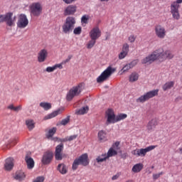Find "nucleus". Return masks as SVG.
Masks as SVG:
<instances>
[{
    "mask_svg": "<svg viewBox=\"0 0 182 182\" xmlns=\"http://www.w3.org/2000/svg\"><path fill=\"white\" fill-rule=\"evenodd\" d=\"M174 55L171 54V52L166 50L165 52L161 51V50H156L154 51L151 54L149 55L146 58L141 60L142 65H146V63H153L155 60H166V59H173Z\"/></svg>",
    "mask_w": 182,
    "mask_h": 182,
    "instance_id": "obj_1",
    "label": "nucleus"
},
{
    "mask_svg": "<svg viewBox=\"0 0 182 182\" xmlns=\"http://www.w3.org/2000/svg\"><path fill=\"white\" fill-rule=\"evenodd\" d=\"M76 23V19L73 16H68L65 19V22L63 23V32L64 33H70L73 29H75V24Z\"/></svg>",
    "mask_w": 182,
    "mask_h": 182,
    "instance_id": "obj_2",
    "label": "nucleus"
},
{
    "mask_svg": "<svg viewBox=\"0 0 182 182\" xmlns=\"http://www.w3.org/2000/svg\"><path fill=\"white\" fill-rule=\"evenodd\" d=\"M79 164L84 166H89V156L87 154H83L79 158L74 160L72 166L73 170H77Z\"/></svg>",
    "mask_w": 182,
    "mask_h": 182,
    "instance_id": "obj_3",
    "label": "nucleus"
},
{
    "mask_svg": "<svg viewBox=\"0 0 182 182\" xmlns=\"http://www.w3.org/2000/svg\"><path fill=\"white\" fill-rule=\"evenodd\" d=\"M116 72V68H112V66H109L105 70H104L101 75L97 78V83H103V82H106L107 79L112 76V74Z\"/></svg>",
    "mask_w": 182,
    "mask_h": 182,
    "instance_id": "obj_4",
    "label": "nucleus"
},
{
    "mask_svg": "<svg viewBox=\"0 0 182 182\" xmlns=\"http://www.w3.org/2000/svg\"><path fill=\"white\" fill-rule=\"evenodd\" d=\"M83 87L85 85L83 83L79 84L77 86L73 87V89L70 90L66 96V100L68 102H70L75 97V96H79L82 91L83 90Z\"/></svg>",
    "mask_w": 182,
    "mask_h": 182,
    "instance_id": "obj_5",
    "label": "nucleus"
},
{
    "mask_svg": "<svg viewBox=\"0 0 182 182\" xmlns=\"http://www.w3.org/2000/svg\"><path fill=\"white\" fill-rule=\"evenodd\" d=\"M156 96H159V89L153 90L147 92L144 95H141L139 98L136 99V102H139L140 103H144V102L149 100L152 97Z\"/></svg>",
    "mask_w": 182,
    "mask_h": 182,
    "instance_id": "obj_6",
    "label": "nucleus"
},
{
    "mask_svg": "<svg viewBox=\"0 0 182 182\" xmlns=\"http://www.w3.org/2000/svg\"><path fill=\"white\" fill-rule=\"evenodd\" d=\"M156 147V146L154 145H151L149 146H147L145 149H136L134 151H132V154H134V156H136V157H144V156H146V154L147 153H149V151H151V150H154V148Z\"/></svg>",
    "mask_w": 182,
    "mask_h": 182,
    "instance_id": "obj_7",
    "label": "nucleus"
},
{
    "mask_svg": "<svg viewBox=\"0 0 182 182\" xmlns=\"http://www.w3.org/2000/svg\"><path fill=\"white\" fill-rule=\"evenodd\" d=\"M14 16V13L8 12L6 14H2L3 22H6L7 26H15V19L16 16Z\"/></svg>",
    "mask_w": 182,
    "mask_h": 182,
    "instance_id": "obj_8",
    "label": "nucleus"
},
{
    "mask_svg": "<svg viewBox=\"0 0 182 182\" xmlns=\"http://www.w3.org/2000/svg\"><path fill=\"white\" fill-rule=\"evenodd\" d=\"M42 5L41 3L33 4L30 7V12L33 16H39L42 14Z\"/></svg>",
    "mask_w": 182,
    "mask_h": 182,
    "instance_id": "obj_9",
    "label": "nucleus"
},
{
    "mask_svg": "<svg viewBox=\"0 0 182 182\" xmlns=\"http://www.w3.org/2000/svg\"><path fill=\"white\" fill-rule=\"evenodd\" d=\"M52 160H53V152L52 151H47L43 155L41 163L44 166H48V164L52 163Z\"/></svg>",
    "mask_w": 182,
    "mask_h": 182,
    "instance_id": "obj_10",
    "label": "nucleus"
},
{
    "mask_svg": "<svg viewBox=\"0 0 182 182\" xmlns=\"http://www.w3.org/2000/svg\"><path fill=\"white\" fill-rule=\"evenodd\" d=\"M28 23H29V21L28 20L26 15L20 14V16H18V22H17L18 28H20L21 29L23 28H26Z\"/></svg>",
    "mask_w": 182,
    "mask_h": 182,
    "instance_id": "obj_11",
    "label": "nucleus"
},
{
    "mask_svg": "<svg viewBox=\"0 0 182 182\" xmlns=\"http://www.w3.org/2000/svg\"><path fill=\"white\" fill-rule=\"evenodd\" d=\"M107 119L106 124L107 126H109L110 123H117V121H116V115L114 114V112L112 109H108L107 112Z\"/></svg>",
    "mask_w": 182,
    "mask_h": 182,
    "instance_id": "obj_12",
    "label": "nucleus"
},
{
    "mask_svg": "<svg viewBox=\"0 0 182 182\" xmlns=\"http://www.w3.org/2000/svg\"><path fill=\"white\" fill-rule=\"evenodd\" d=\"M62 151H63V143H60L55 147V159L57 161L63 160Z\"/></svg>",
    "mask_w": 182,
    "mask_h": 182,
    "instance_id": "obj_13",
    "label": "nucleus"
},
{
    "mask_svg": "<svg viewBox=\"0 0 182 182\" xmlns=\"http://www.w3.org/2000/svg\"><path fill=\"white\" fill-rule=\"evenodd\" d=\"M100 36H102V31H100L99 27L93 28L90 32V37L91 39L97 41Z\"/></svg>",
    "mask_w": 182,
    "mask_h": 182,
    "instance_id": "obj_14",
    "label": "nucleus"
},
{
    "mask_svg": "<svg viewBox=\"0 0 182 182\" xmlns=\"http://www.w3.org/2000/svg\"><path fill=\"white\" fill-rule=\"evenodd\" d=\"M14 158L9 157L6 159L4 164V169L6 171H11L14 168Z\"/></svg>",
    "mask_w": 182,
    "mask_h": 182,
    "instance_id": "obj_15",
    "label": "nucleus"
},
{
    "mask_svg": "<svg viewBox=\"0 0 182 182\" xmlns=\"http://www.w3.org/2000/svg\"><path fill=\"white\" fill-rule=\"evenodd\" d=\"M155 32L156 36L161 39H164V36H166V29L160 25L156 26Z\"/></svg>",
    "mask_w": 182,
    "mask_h": 182,
    "instance_id": "obj_16",
    "label": "nucleus"
},
{
    "mask_svg": "<svg viewBox=\"0 0 182 182\" xmlns=\"http://www.w3.org/2000/svg\"><path fill=\"white\" fill-rule=\"evenodd\" d=\"M76 9H77V7L75 5L68 6L64 11V16H68L69 15H75Z\"/></svg>",
    "mask_w": 182,
    "mask_h": 182,
    "instance_id": "obj_17",
    "label": "nucleus"
},
{
    "mask_svg": "<svg viewBox=\"0 0 182 182\" xmlns=\"http://www.w3.org/2000/svg\"><path fill=\"white\" fill-rule=\"evenodd\" d=\"M46 58H48V50L42 49L38 54V61L42 63L46 60Z\"/></svg>",
    "mask_w": 182,
    "mask_h": 182,
    "instance_id": "obj_18",
    "label": "nucleus"
},
{
    "mask_svg": "<svg viewBox=\"0 0 182 182\" xmlns=\"http://www.w3.org/2000/svg\"><path fill=\"white\" fill-rule=\"evenodd\" d=\"M25 161L26 163L27 168H28V170H32V168L35 167V161H33V159L29 156L28 154H26L25 157Z\"/></svg>",
    "mask_w": 182,
    "mask_h": 182,
    "instance_id": "obj_19",
    "label": "nucleus"
},
{
    "mask_svg": "<svg viewBox=\"0 0 182 182\" xmlns=\"http://www.w3.org/2000/svg\"><path fill=\"white\" fill-rule=\"evenodd\" d=\"M157 124H159V121L157 120V119H153L151 121L149 122L146 127H147V130L149 132H153V130H154L156 126H157Z\"/></svg>",
    "mask_w": 182,
    "mask_h": 182,
    "instance_id": "obj_20",
    "label": "nucleus"
},
{
    "mask_svg": "<svg viewBox=\"0 0 182 182\" xmlns=\"http://www.w3.org/2000/svg\"><path fill=\"white\" fill-rule=\"evenodd\" d=\"M26 177L25 173L22 171H17L16 172V175L14 176V180H17V181H23Z\"/></svg>",
    "mask_w": 182,
    "mask_h": 182,
    "instance_id": "obj_21",
    "label": "nucleus"
},
{
    "mask_svg": "<svg viewBox=\"0 0 182 182\" xmlns=\"http://www.w3.org/2000/svg\"><path fill=\"white\" fill-rule=\"evenodd\" d=\"M60 113H62V109H58L53 112L52 113L48 114L47 116H46L44 117V120H48V119H53V117H56V116H58V114H60Z\"/></svg>",
    "mask_w": 182,
    "mask_h": 182,
    "instance_id": "obj_22",
    "label": "nucleus"
},
{
    "mask_svg": "<svg viewBox=\"0 0 182 182\" xmlns=\"http://www.w3.org/2000/svg\"><path fill=\"white\" fill-rule=\"evenodd\" d=\"M57 170L60 174H66L68 173V166L65 164H59L57 166Z\"/></svg>",
    "mask_w": 182,
    "mask_h": 182,
    "instance_id": "obj_23",
    "label": "nucleus"
},
{
    "mask_svg": "<svg viewBox=\"0 0 182 182\" xmlns=\"http://www.w3.org/2000/svg\"><path fill=\"white\" fill-rule=\"evenodd\" d=\"M173 81L167 82L162 86V90H164V92H166V90H170V89H171V87H173Z\"/></svg>",
    "mask_w": 182,
    "mask_h": 182,
    "instance_id": "obj_24",
    "label": "nucleus"
},
{
    "mask_svg": "<svg viewBox=\"0 0 182 182\" xmlns=\"http://www.w3.org/2000/svg\"><path fill=\"white\" fill-rule=\"evenodd\" d=\"M143 167H144V166L143 165V164L139 163V164H135L133 167H132V171L134 173H140V171L141 170H143Z\"/></svg>",
    "mask_w": 182,
    "mask_h": 182,
    "instance_id": "obj_25",
    "label": "nucleus"
},
{
    "mask_svg": "<svg viewBox=\"0 0 182 182\" xmlns=\"http://www.w3.org/2000/svg\"><path fill=\"white\" fill-rule=\"evenodd\" d=\"M129 82L133 83L134 82H137L139 80V73L134 72L129 75Z\"/></svg>",
    "mask_w": 182,
    "mask_h": 182,
    "instance_id": "obj_26",
    "label": "nucleus"
},
{
    "mask_svg": "<svg viewBox=\"0 0 182 182\" xmlns=\"http://www.w3.org/2000/svg\"><path fill=\"white\" fill-rule=\"evenodd\" d=\"M26 124L28 130H33V129H35V122H33V119L26 120Z\"/></svg>",
    "mask_w": 182,
    "mask_h": 182,
    "instance_id": "obj_27",
    "label": "nucleus"
},
{
    "mask_svg": "<svg viewBox=\"0 0 182 182\" xmlns=\"http://www.w3.org/2000/svg\"><path fill=\"white\" fill-rule=\"evenodd\" d=\"M56 130H58V128L56 127H53L52 129H49L48 133L46 134L47 139H50V137H53V136L56 133Z\"/></svg>",
    "mask_w": 182,
    "mask_h": 182,
    "instance_id": "obj_28",
    "label": "nucleus"
},
{
    "mask_svg": "<svg viewBox=\"0 0 182 182\" xmlns=\"http://www.w3.org/2000/svg\"><path fill=\"white\" fill-rule=\"evenodd\" d=\"M87 112H89V107H82L75 112V114H85Z\"/></svg>",
    "mask_w": 182,
    "mask_h": 182,
    "instance_id": "obj_29",
    "label": "nucleus"
},
{
    "mask_svg": "<svg viewBox=\"0 0 182 182\" xmlns=\"http://www.w3.org/2000/svg\"><path fill=\"white\" fill-rule=\"evenodd\" d=\"M40 106L41 107H43L44 110H50V109H52V104H50V102H41Z\"/></svg>",
    "mask_w": 182,
    "mask_h": 182,
    "instance_id": "obj_30",
    "label": "nucleus"
},
{
    "mask_svg": "<svg viewBox=\"0 0 182 182\" xmlns=\"http://www.w3.org/2000/svg\"><path fill=\"white\" fill-rule=\"evenodd\" d=\"M9 110H14V112H19V110H22V105H18L17 107L14 106V104H11L7 107Z\"/></svg>",
    "mask_w": 182,
    "mask_h": 182,
    "instance_id": "obj_31",
    "label": "nucleus"
},
{
    "mask_svg": "<svg viewBox=\"0 0 182 182\" xmlns=\"http://www.w3.org/2000/svg\"><path fill=\"white\" fill-rule=\"evenodd\" d=\"M178 8H180L179 4H177V3H173L171 5V14L178 12Z\"/></svg>",
    "mask_w": 182,
    "mask_h": 182,
    "instance_id": "obj_32",
    "label": "nucleus"
},
{
    "mask_svg": "<svg viewBox=\"0 0 182 182\" xmlns=\"http://www.w3.org/2000/svg\"><path fill=\"white\" fill-rule=\"evenodd\" d=\"M117 151L114 150L113 149V147H111L109 150L107 154V159L110 158V157H113V156H117Z\"/></svg>",
    "mask_w": 182,
    "mask_h": 182,
    "instance_id": "obj_33",
    "label": "nucleus"
},
{
    "mask_svg": "<svg viewBox=\"0 0 182 182\" xmlns=\"http://www.w3.org/2000/svg\"><path fill=\"white\" fill-rule=\"evenodd\" d=\"M69 122H70V115L67 116L66 118L63 119L60 123V124H61V126H66V124H68V123H69Z\"/></svg>",
    "mask_w": 182,
    "mask_h": 182,
    "instance_id": "obj_34",
    "label": "nucleus"
},
{
    "mask_svg": "<svg viewBox=\"0 0 182 182\" xmlns=\"http://www.w3.org/2000/svg\"><path fill=\"white\" fill-rule=\"evenodd\" d=\"M106 132L103 131V130H100L98 132V139L99 140H100V141H102V140H104V139L106 137Z\"/></svg>",
    "mask_w": 182,
    "mask_h": 182,
    "instance_id": "obj_35",
    "label": "nucleus"
},
{
    "mask_svg": "<svg viewBox=\"0 0 182 182\" xmlns=\"http://www.w3.org/2000/svg\"><path fill=\"white\" fill-rule=\"evenodd\" d=\"M96 44V40L95 39H91L88 43L87 44V49H92Z\"/></svg>",
    "mask_w": 182,
    "mask_h": 182,
    "instance_id": "obj_36",
    "label": "nucleus"
},
{
    "mask_svg": "<svg viewBox=\"0 0 182 182\" xmlns=\"http://www.w3.org/2000/svg\"><path fill=\"white\" fill-rule=\"evenodd\" d=\"M127 117V114H119L116 117V122H120V120H124Z\"/></svg>",
    "mask_w": 182,
    "mask_h": 182,
    "instance_id": "obj_37",
    "label": "nucleus"
},
{
    "mask_svg": "<svg viewBox=\"0 0 182 182\" xmlns=\"http://www.w3.org/2000/svg\"><path fill=\"white\" fill-rule=\"evenodd\" d=\"M81 23H89V16L88 15H84L81 18Z\"/></svg>",
    "mask_w": 182,
    "mask_h": 182,
    "instance_id": "obj_38",
    "label": "nucleus"
},
{
    "mask_svg": "<svg viewBox=\"0 0 182 182\" xmlns=\"http://www.w3.org/2000/svg\"><path fill=\"white\" fill-rule=\"evenodd\" d=\"M73 33L74 35H80L82 33V27L78 26L74 28Z\"/></svg>",
    "mask_w": 182,
    "mask_h": 182,
    "instance_id": "obj_39",
    "label": "nucleus"
},
{
    "mask_svg": "<svg viewBox=\"0 0 182 182\" xmlns=\"http://www.w3.org/2000/svg\"><path fill=\"white\" fill-rule=\"evenodd\" d=\"M129 46L127 43H124L122 47V52H124L126 53H129Z\"/></svg>",
    "mask_w": 182,
    "mask_h": 182,
    "instance_id": "obj_40",
    "label": "nucleus"
},
{
    "mask_svg": "<svg viewBox=\"0 0 182 182\" xmlns=\"http://www.w3.org/2000/svg\"><path fill=\"white\" fill-rule=\"evenodd\" d=\"M17 142H18V137L14 138L13 140L10 141V144L9 145H7V149H9L11 147V144H14V146H15V144Z\"/></svg>",
    "mask_w": 182,
    "mask_h": 182,
    "instance_id": "obj_41",
    "label": "nucleus"
},
{
    "mask_svg": "<svg viewBox=\"0 0 182 182\" xmlns=\"http://www.w3.org/2000/svg\"><path fill=\"white\" fill-rule=\"evenodd\" d=\"M77 139V134L71 135L70 136H67V141H72Z\"/></svg>",
    "mask_w": 182,
    "mask_h": 182,
    "instance_id": "obj_42",
    "label": "nucleus"
},
{
    "mask_svg": "<svg viewBox=\"0 0 182 182\" xmlns=\"http://www.w3.org/2000/svg\"><path fill=\"white\" fill-rule=\"evenodd\" d=\"M107 156L106 157H103V158H100V157H97L96 158V161L97 163H103V161H106V160H107Z\"/></svg>",
    "mask_w": 182,
    "mask_h": 182,
    "instance_id": "obj_43",
    "label": "nucleus"
},
{
    "mask_svg": "<svg viewBox=\"0 0 182 182\" xmlns=\"http://www.w3.org/2000/svg\"><path fill=\"white\" fill-rule=\"evenodd\" d=\"M137 63H139V60H134L133 61H132L131 63H129L128 65H129V67L131 68H134V66H136V65H137Z\"/></svg>",
    "mask_w": 182,
    "mask_h": 182,
    "instance_id": "obj_44",
    "label": "nucleus"
},
{
    "mask_svg": "<svg viewBox=\"0 0 182 182\" xmlns=\"http://www.w3.org/2000/svg\"><path fill=\"white\" fill-rule=\"evenodd\" d=\"M45 181V177L38 176L33 182H43Z\"/></svg>",
    "mask_w": 182,
    "mask_h": 182,
    "instance_id": "obj_45",
    "label": "nucleus"
},
{
    "mask_svg": "<svg viewBox=\"0 0 182 182\" xmlns=\"http://www.w3.org/2000/svg\"><path fill=\"white\" fill-rule=\"evenodd\" d=\"M46 70L48 73H50V72H53L54 70H56V67H55L54 65L53 67H47Z\"/></svg>",
    "mask_w": 182,
    "mask_h": 182,
    "instance_id": "obj_46",
    "label": "nucleus"
},
{
    "mask_svg": "<svg viewBox=\"0 0 182 182\" xmlns=\"http://www.w3.org/2000/svg\"><path fill=\"white\" fill-rule=\"evenodd\" d=\"M130 69L131 68L129 67V64H127L125 66L122 68V69L121 70V72H122V73H124V72H127V70Z\"/></svg>",
    "mask_w": 182,
    "mask_h": 182,
    "instance_id": "obj_47",
    "label": "nucleus"
},
{
    "mask_svg": "<svg viewBox=\"0 0 182 182\" xmlns=\"http://www.w3.org/2000/svg\"><path fill=\"white\" fill-rule=\"evenodd\" d=\"M172 14V16L174 19H180V13H178V11H176V13H171Z\"/></svg>",
    "mask_w": 182,
    "mask_h": 182,
    "instance_id": "obj_48",
    "label": "nucleus"
},
{
    "mask_svg": "<svg viewBox=\"0 0 182 182\" xmlns=\"http://www.w3.org/2000/svg\"><path fill=\"white\" fill-rule=\"evenodd\" d=\"M125 56H127V53H124V51H122L119 54V59H124Z\"/></svg>",
    "mask_w": 182,
    "mask_h": 182,
    "instance_id": "obj_49",
    "label": "nucleus"
},
{
    "mask_svg": "<svg viewBox=\"0 0 182 182\" xmlns=\"http://www.w3.org/2000/svg\"><path fill=\"white\" fill-rule=\"evenodd\" d=\"M160 176H163V172H161L159 173H156L153 175L154 180H157V178H160Z\"/></svg>",
    "mask_w": 182,
    "mask_h": 182,
    "instance_id": "obj_50",
    "label": "nucleus"
},
{
    "mask_svg": "<svg viewBox=\"0 0 182 182\" xmlns=\"http://www.w3.org/2000/svg\"><path fill=\"white\" fill-rule=\"evenodd\" d=\"M66 141H68V138L67 137L63 138V139L58 138V143L59 142H60V143H66Z\"/></svg>",
    "mask_w": 182,
    "mask_h": 182,
    "instance_id": "obj_51",
    "label": "nucleus"
},
{
    "mask_svg": "<svg viewBox=\"0 0 182 182\" xmlns=\"http://www.w3.org/2000/svg\"><path fill=\"white\" fill-rule=\"evenodd\" d=\"M128 39L129 42H131V43H133V42L136 41V38L134 37V36H130Z\"/></svg>",
    "mask_w": 182,
    "mask_h": 182,
    "instance_id": "obj_52",
    "label": "nucleus"
},
{
    "mask_svg": "<svg viewBox=\"0 0 182 182\" xmlns=\"http://www.w3.org/2000/svg\"><path fill=\"white\" fill-rule=\"evenodd\" d=\"M120 156L121 159H123L124 160H126V159H127V153H122Z\"/></svg>",
    "mask_w": 182,
    "mask_h": 182,
    "instance_id": "obj_53",
    "label": "nucleus"
},
{
    "mask_svg": "<svg viewBox=\"0 0 182 182\" xmlns=\"http://www.w3.org/2000/svg\"><path fill=\"white\" fill-rule=\"evenodd\" d=\"M120 145V141H116L114 144H112V147H117V149H119V146Z\"/></svg>",
    "mask_w": 182,
    "mask_h": 182,
    "instance_id": "obj_54",
    "label": "nucleus"
},
{
    "mask_svg": "<svg viewBox=\"0 0 182 182\" xmlns=\"http://www.w3.org/2000/svg\"><path fill=\"white\" fill-rule=\"evenodd\" d=\"M54 68H55V69H58V68L59 69H63V65H62V64H56L54 65Z\"/></svg>",
    "mask_w": 182,
    "mask_h": 182,
    "instance_id": "obj_55",
    "label": "nucleus"
},
{
    "mask_svg": "<svg viewBox=\"0 0 182 182\" xmlns=\"http://www.w3.org/2000/svg\"><path fill=\"white\" fill-rule=\"evenodd\" d=\"M72 59V55H68V58L65 60V63L69 62Z\"/></svg>",
    "mask_w": 182,
    "mask_h": 182,
    "instance_id": "obj_56",
    "label": "nucleus"
},
{
    "mask_svg": "<svg viewBox=\"0 0 182 182\" xmlns=\"http://www.w3.org/2000/svg\"><path fill=\"white\" fill-rule=\"evenodd\" d=\"M52 140H53V141H58L59 142V137H58V136L53 137Z\"/></svg>",
    "mask_w": 182,
    "mask_h": 182,
    "instance_id": "obj_57",
    "label": "nucleus"
},
{
    "mask_svg": "<svg viewBox=\"0 0 182 182\" xmlns=\"http://www.w3.org/2000/svg\"><path fill=\"white\" fill-rule=\"evenodd\" d=\"M106 156H107V154H102L98 156L97 157H100V159H103V157H106Z\"/></svg>",
    "mask_w": 182,
    "mask_h": 182,
    "instance_id": "obj_58",
    "label": "nucleus"
},
{
    "mask_svg": "<svg viewBox=\"0 0 182 182\" xmlns=\"http://www.w3.org/2000/svg\"><path fill=\"white\" fill-rule=\"evenodd\" d=\"M119 178V175H114L112 176V180H117Z\"/></svg>",
    "mask_w": 182,
    "mask_h": 182,
    "instance_id": "obj_59",
    "label": "nucleus"
},
{
    "mask_svg": "<svg viewBox=\"0 0 182 182\" xmlns=\"http://www.w3.org/2000/svg\"><path fill=\"white\" fill-rule=\"evenodd\" d=\"M173 4H176V5H178V4H182V0H176V1H174Z\"/></svg>",
    "mask_w": 182,
    "mask_h": 182,
    "instance_id": "obj_60",
    "label": "nucleus"
},
{
    "mask_svg": "<svg viewBox=\"0 0 182 182\" xmlns=\"http://www.w3.org/2000/svg\"><path fill=\"white\" fill-rule=\"evenodd\" d=\"M0 23H4V19L2 17V14H0Z\"/></svg>",
    "mask_w": 182,
    "mask_h": 182,
    "instance_id": "obj_61",
    "label": "nucleus"
},
{
    "mask_svg": "<svg viewBox=\"0 0 182 182\" xmlns=\"http://www.w3.org/2000/svg\"><path fill=\"white\" fill-rule=\"evenodd\" d=\"M109 0H100L101 2H108Z\"/></svg>",
    "mask_w": 182,
    "mask_h": 182,
    "instance_id": "obj_62",
    "label": "nucleus"
},
{
    "mask_svg": "<svg viewBox=\"0 0 182 182\" xmlns=\"http://www.w3.org/2000/svg\"><path fill=\"white\" fill-rule=\"evenodd\" d=\"M179 151H180L181 154H182V148H179Z\"/></svg>",
    "mask_w": 182,
    "mask_h": 182,
    "instance_id": "obj_63",
    "label": "nucleus"
}]
</instances>
